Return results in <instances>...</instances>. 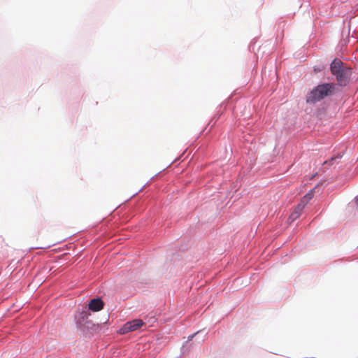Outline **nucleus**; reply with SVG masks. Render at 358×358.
<instances>
[{
    "label": "nucleus",
    "mask_w": 358,
    "mask_h": 358,
    "mask_svg": "<svg viewBox=\"0 0 358 358\" xmlns=\"http://www.w3.org/2000/svg\"><path fill=\"white\" fill-rule=\"evenodd\" d=\"M357 203H358V199H357Z\"/></svg>",
    "instance_id": "obj_9"
},
{
    "label": "nucleus",
    "mask_w": 358,
    "mask_h": 358,
    "mask_svg": "<svg viewBox=\"0 0 358 358\" xmlns=\"http://www.w3.org/2000/svg\"><path fill=\"white\" fill-rule=\"evenodd\" d=\"M314 195V189L310 190L308 192L301 200L299 203V208H304L307 203L310 201V200L312 199Z\"/></svg>",
    "instance_id": "obj_6"
},
{
    "label": "nucleus",
    "mask_w": 358,
    "mask_h": 358,
    "mask_svg": "<svg viewBox=\"0 0 358 358\" xmlns=\"http://www.w3.org/2000/svg\"><path fill=\"white\" fill-rule=\"evenodd\" d=\"M299 208V203L296 206L294 211L291 213L289 216V219H291L292 221L297 219L301 214L304 208Z\"/></svg>",
    "instance_id": "obj_8"
},
{
    "label": "nucleus",
    "mask_w": 358,
    "mask_h": 358,
    "mask_svg": "<svg viewBox=\"0 0 358 358\" xmlns=\"http://www.w3.org/2000/svg\"><path fill=\"white\" fill-rule=\"evenodd\" d=\"M144 325L143 320L140 319H135L131 321L127 322L120 329V334H124L128 332L134 331Z\"/></svg>",
    "instance_id": "obj_2"
},
{
    "label": "nucleus",
    "mask_w": 358,
    "mask_h": 358,
    "mask_svg": "<svg viewBox=\"0 0 358 358\" xmlns=\"http://www.w3.org/2000/svg\"><path fill=\"white\" fill-rule=\"evenodd\" d=\"M88 308L94 312L99 311L103 308V302L99 298L93 299L90 301Z\"/></svg>",
    "instance_id": "obj_4"
},
{
    "label": "nucleus",
    "mask_w": 358,
    "mask_h": 358,
    "mask_svg": "<svg viewBox=\"0 0 358 358\" xmlns=\"http://www.w3.org/2000/svg\"><path fill=\"white\" fill-rule=\"evenodd\" d=\"M334 90V85L330 83L322 84L317 86L307 96L308 103H315L330 95Z\"/></svg>",
    "instance_id": "obj_1"
},
{
    "label": "nucleus",
    "mask_w": 358,
    "mask_h": 358,
    "mask_svg": "<svg viewBox=\"0 0 358 358\" xmlns=\"http://www.w3.org/2000/svg\"><path fill=\"white\" fill-rule=\"evenodd\" d=\"M331 72L333 75L339 73L345 69L343 67V62L339 59H335L331 64Z\"/></svg>",
    "instance_id": "obj_5"
},
{
    "label": "nucleus",
    "mask_w": 358,
    "mask_h": 358,
    "mask_svg": "<svg viewBox=\"0 0 358 358\" xmlns=\"http://www.w3.org/2000/svg\"><path fill=\"white\" fill-rule=\"evenodd\" d=\"M336 77L338 85L345 86L349 80L350 76V69L345 68V70L339 71V73L334 74Z\"/></svg>",
    "instance_id": "obj_3"
},
{
    "label": "nucleus",
    "mask_w": 358,
    "mask_h": 358,
    "mask_svg": "<svg viewBox=\"0 0 358 358\" xmlns=\"http://www.w3.org/2000/svg\"><path fill=\"white\" fill-rule=\"evenodd\" d=\"M90 313L87 310H83L76 317V323L82 325L88 319Z\"/></svg>",
    "instance_id": "obj_7"
}]
</instances>
